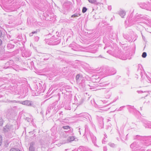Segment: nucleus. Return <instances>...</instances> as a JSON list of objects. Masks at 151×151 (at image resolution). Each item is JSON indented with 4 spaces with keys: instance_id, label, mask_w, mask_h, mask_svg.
I'll use <instances>...</instances> for the list:
<instances>
[{
    "instance_id": "nucleus-1",
    "label": "nucleus",
    "mask_w": 151,
    "mask_h": 151,
    "mask_svg": "<svg viewBox=\"0 0 151 151\" xmlns=\"http://www.w3.org/2000/svg\"><path fill=\"white\" fill-rule=\"evenodd\" d=\"M61 124L63 125L62 126V128L64 130V132H65L66 134L68 136L70 135L73 136L74 135L73 132V129L70 127L68 125H65L66 122H64L63 121L61 122Z\"/></svg>"
},
{
    "instance_id": "nucleus-2",
    "label": "nucleus",
    "mask_w": 151,
    "mask_h": 151,
    "mask_svg": "<svg viewBox=\"0 0 151 151\" xmlns=\"http://www.w3.org/2000/svg\"><path fill=\"white\" fill-rule=\"evenodd\" d=\"M58 36L55 37V36H53L50 39H45L46 43L48 45H58L60 42V40L58 39Z\"/></svg>"
},
{
    "instance_id": "nucleus-3",
    "label": "nucleus",
    "mask_w": 151,
    "mask_h": 151,
    "mask_svg": "<svg viewBox=\"0 0 151 151\" xmlns=\"http://www.w3.org/2000/svg\"><path fill=\"white\" fill-rule=\"evenodd\" d=\"M144 73L142 72V70L141 69H138V73L136 75L137 76H138L140 75L141 78L143 79L144 78L145 76H146V78L145 79V80H144L143 82L144 83H145L144 85L145 86H148V84H147V83H151V74L150 75V77L148 76L145 75L144 74Z\"/></svg>"
},
{
    "instance_id": "nucleus-4",
    "label": "nucleus",
    "mask_w": 151,
    "mask_h": 151,
    "mask_svg": "<svg viewBox=\"0 0 151 151\" xmlns=\"http://www.w3.org/2000/svg\"><path fill=\"white\" fill-rule=\"evenodd\" d=\"M146 146H143L136 142H134L130 145V147L132 151H145L144 148Z\"/></svg>"
},
{
    "instance_id": "nucleus-5",
    "label": "nucleus",
    "mask_w": 151,
    "mask_h": 151,
    "mask_svg": "<svg viewBox=\"0 0 151 151\" xmlns=\"http://www.w3.org/2000/svg\"><path fill=\"white\" fill-rule=\"evenodd\" d=\"M76 82L80 86H81L84 89L86 86L85 84V80L84 78L81 75L77 74L76 76Z\"/></svg>"
},
{
    "instance_id": "nucleus-6",
    "label": "nucleus",
    "mask_w": 151,
    "mask_h": 151,
    "mask_svg": "<svg viewBox=\"0 0 151 151\" xmlns=\"http://www.w3.org/2000/svg\"><path fill=\"white\" fill-rule=\"evenodd\" d=\"M57 104V102H55L53 103L52 104L49 106L47 108V110L46 111V114L47 115L48 113H49L51 111H53V112L55 113L57 111L56 109L55 106Z\"/></svg>"
},
{
    "instance_id": "nucleus-7",
    "label": "nucleus",
    "mask_w": 151,
    "mask_h": 151,
    "mask_svg": "<svg viewBox=\"0 0 151 151\" xmlns=\"http://www.w3.org/2000/svg\"><path fill=\"white\" fill-rule=\"evenodd\" d=\"M142 15L141 14H137L135 16V18L132 21L133 24L135 23H141L143 22L142 19H145L143 17H142Z\"/></svg>"
},
{
    "instance_id": "nucleus-8",
    "label": "nucleus",
    "mask_w": 151,
    "mask_h": 151,
    "mask_svg": "<svg viewBox=\"0 0 151 151\" xmlns=\"http://www.w3.org/2000/svg\"><path fill=\"white\" fill-rule=\"evenodd\" d=\"M150 5V3L149 2L146 3H141L139 4V6L141 8L151 11V8Z\"/></svg>"
},
{
    "instance_id": "nucleus-9",
    "label": "nucleus",
    "mask_w": 151,
    "mask_h": 151,
    "mask_svg": "<svg viewBox=\"0 0 151 151\" xmlns=\"http://www.w3.org/2000/svg\"><path fill=\"white\" fill-rule=\"evenodd\" d=\"M42 82H41V83H39L38 84H37V88L36 90V91L37 92L38 94H40L41 93H43L44 92L45 89L42 86Z\"/></svg>"
},
{
    "instance_id": "nucleus-10",
    "label": "nucleus",
    "mask_w": 151,
    "mask_h": 151,
    "mask_svg": "<svg viewBox=\"0 0 151 151\" xmlns=\"http://www.w3.org/2000/svg\"><path fill=\"white\" fill-rule=\"evenodd\" d=\"M14 128L12 125L7 124L4 127V131L5 132H11L13 130Z\"/></svg>"
},
{
    "instance_id": "nucleus-11",
    "label": "nucleus",
    "mask_w": 151,
    "mask_h": 151,
    "mask_svg": "<svg viewBox=\"0 0 151 151\" xmlns=\"http://www.w3.org/2000/svg\"><path fill=\"white\" fill-rule=\"evenodd\" d=\"M119 53L117 55V57L122 60H126L128 58L127 54H124L123 52L119 51Z\"/></svg>"
},
{
    "instance_id": "nucleus-12",
    "label": "nucleus",
    "mask_w": 151,
    "mask_h": 151,
    "mask_svg": "<svg viewBox=\"0 0 151 151\" xmlns=\"http://www.w3.org/2000/svg\"><path fill=\"white\" fill-rule=\"evenodd\" d=\"M19 103L29 106H33V103L32 101L27 100L22 101H21Z\"/></svg>"
},
{
    "instance_id": "nucleus-13",
    "label": "nucleus",
    "mask_w": 151,
    "mask_h": 151,
    "mask_svg": "<svg viewBox=\"0 0 151 151\" xmlns=\"http://www.w3.org/2000/svg\"><path fill=\"white\" fill-rule=\"evenodd\" d=\"M89 134L91 138L92 142L94 144V145L98 147L96 143V137L93 135V134L92 133L90 132L89 133Z\"/></svg>"
},
{
    "instance_id": "nucleus-14",
    "label": "nucleus",
    "mask_w": 151,
    "mask_h": 151,
    "mask_svg": "<svg viewBox=\"0 0 151 151\" xmlns=\"http://www.w3.org/2000/svg\"><path fill=\"white\" fill-rule=\"evenodd\" d=\"M31 55V53L29 50H24L22 52V55L23 57L26 58L29 57Z\"/></svg>"
},
{
    "instance_id": "nucleus-15",
    "label": "nucleus",
    "mask_w": 151,
    "mask_h": 151,
    "mask_svg": "<svg viewBox=\"0 0 151 151\" xmlns=\"http://www.w3.org/2000/svg\"><path fill=\"white\" fill-rule=\"evenodd\" d=\"M97 119L101 127H103L104 125L103 118L101 116H98Z\"/></svg>"
},
{
    "instance_id": "nucleus-16",
    "label": "nucleus",
    "mask_w": 151,
    "mask_h": 151,
    "mask_svg": "<svg viewBox=\"0 0 151 151\" xmlns=\"http://www.w3.org/2000/svg\"><path fill=\"white\" fill-rule=\"evenodd\" d=\"M35 143L32 142L30 144V146L29 147V151H35Z\"/></svg>"
},
{
    "instance_id": "nucleus-17",
    "label": "nucleus",
    "mask_w": 151,
    "mask_h": 151,
    "mask_svg": "<svg viewBox=\"0 0 151 151\" xmlns=\"http://www.w3.org/2000/svg\"><path fill=\"white\" fill-rule=\"evenodd\" d=\"M104 92L105 93L107 94L106 96V99L109 98L112 94L111 93L109 92V90L108 89H105Z\"/></svg>"
},
{
    "instance_id": "nucleus-18",
    "label": "nucleus",
    "mask_w": 151,
    "mask_h": 151,
    "mask_svg": "<svg viewBox=\"0 0 151 151\" xmlns=\"http://www.w3.org/2000/svg\"><path fill=\"white\" fill-rule=\"evenodd\" d=\"M14 112V110L12 109H8L6 112V115L7 116L10 118L11 115Z\"/></svg>"
},
{
    "instance_id": "nucleus-19",
    "label": "nucleus",
    "mask_w": 151,
    "mask_h": 151,
    "mask_svg": "<svg viewBox=\"0 0 151 151\" xmlns=\"http://www.w3.org/2000/svg\"><path fill=\"white\" fill-rule=\"evenodd\" d=\"M144 125L145 128H151V126H150V122L147 121L146 120H144L143 121Z\"/></svg>"
},
{
    "instance_id": "nucleus-20",
    "label": "nucleus",
    "mask_w": 151,
    "mask_h": 151,
    "mask_svg": "<svg viewBox=\"0 0 151 151\" xmlns=\"http://www.w3.org/2000/svg\"><path fill=\"white\" fill-rule=\"evenodd\" d=\"M85 148L83 146H80L78 149H74L73 151H87L85 150Z\"/></svg>"
},
{
    "instance_id": "nucleus-21",
    "label": "nucleus",
    "mask_w": 151,
    "mask_h": 151,
    "mask_svg": "<svg viewBox=\"0 0 151 151\" xmlns=\"http://www.w3.org/2000/svg\"><path fill=\"white\" fill-rule=\"evenodd\" d=\"M119 14L122 18H123L126 14V12L124 10H121L119 11Z\"/></svg>"
},
{
    "instance_id": "nucleus-22",
    "label": "nucleus",
    "mask_w": 151,
    "mask_h": 151,
    "mask_svg": "<svg viewBox=\"0 0 151 151\" xmlns=\"http://www.w3.org/2000/svg\"><path fill=\"white\" fill-rule=\"evenodd\" d=\"M50 55L49 54H43V60H48L50 57Z\"/></svg>"
},
{
    "instance_id": "nucleus-23",
    "label": "nucleus",
    "mask_w": 151,
    "mask_h": 151,
    "mask_svg": "<svg viewBox=\"0 0 151 151\" xmlns=\"http://www.w3.org/2000/svg\"><path fill=\"white\" fill-rule=\"evenodd\" d=\"M116 70L114 68H111L110 70V75H113L116 73Z\"/></svg>"
},
{
    "instance_id": "nucleus-24",
    "label": "nucleus",
    "mask_w": 151,
    "mask_h": 151,
    "mask_svg": "<svg viewBox=\"0 0 151 151\" xmlns=\"http://www.w3.org/2000/svg\"><path fill=\"white\" fill-rule=\"evenodd\" d=\"M110 83L108 81H106L104 82L103 83H101L100 84V86L101 87H105L106 86L108 85Z\"/></svg>"
},
{
    "instance_id": "nucleus-25",
    "label": "nucleus",
    "mask_w": 151,
    "mask_h": 151,
    "mask_svg": "<svg viewBox=\"0 0 151 151\" xmlns=\"http://www.w3.org/2000/svg\"><path fill=\"white\" fill-rule=\"evenodd\" d=\"M76 139L75 136H69L67 139V141L69 142H71L75 140Z\"/></svg>"
},
{
    "instance_id": "nucleus-26",
    "label": "nucleus",
    "mask_w": 151,
    "mask_h": 151,
    "mask_svg": "<svg viewBox=\"0 0 151 151\" xmlns=\"http://www.w3.org/2000/svg\"><path fill=\"white\" fill-rule=\"evenodd\" d=\"M89 2L92 4L98 5L99 3L97 2L96 0H88Z\"/></svg>"
},
{
    "instance_id": "nucleus-27",
    "label": "nucleus",
    "mask_w": 151,
    "mask_h": 151,
    "mask_svg": "<svg viewBox=\"0 0 151 151\" xmlns=\"http://www.w3.org/2000/svg\"><path fill=\"white\" fill-rule=\"evenodd\" d=\"M80 15V14L79 13H75V14H74L72 15L71 16V17H78Z\"/></svg>"
},
{
    "instance_id": "nucleus-28",
    "label": "nucleus",
    "mask_w": 151,
    "mask_h": 151,
    "mask_svg": "<svg viewBox=\"0 0 151 151\" xmlns=\"http://www.w3.org/2000/svg\"><path fill=\"white\" fill-rule=\"evenodd\" d=\"M8 102L9 103H19L20 102H21V101H16L15 100H13V101L9 100Z\"/></svg>"
},
{
    "instance_id": "nucleus-29",
    "label": "nucleus",
    "mask_w": 151,
    "mask_h": 151,
    "mask_svg": "<svg viewBox=\"0 0 151 151\" xmlns=\"http://www.w3.org/2000/svg\"><path fill=\"white\" fill-rule=\"evenodd\" d=\"M108 145L111 147H116V145L114 143L110 142L108 144Z\"/></svg>"
},
{
    "instance_id": "nucleus-30",
    "label": "nucleus",
    "mask_w": 151,
    "mask_h": 151,
    "mask_svg": "<svg viewBox=\"0 0 151 151\" xmlns=\"http://www.w3.org/2000/svg\"><path fill=\"white\" fill-rule=\"evenodd\" d=\"M14 47V46L10 44H9L7 45V47L9 49H10L13 48Z\"/></svg>"
},
{
    "instance_id": "nucleus-31",
    "label": "nucleus",
    "mask_w": 151,
    "mask_h": 151,
    "mask_svg": "<svg viewBox=\"0 0 151 151\" xmlns=\"http://www.w3.org/2000/svg\"><path fill=\"white\" fill-rule=\"evenodd\" d=\"M3 123V120L2 116H0V126H2Z\"/></svg>"
},
{
    "instance_id": "nucleus-32",
    "label": "nucleus",
    "mask_w": 151,
    "mask_h": 151,
    "mask_svg": "<svg viewBox=\"0 0 151 151\" xmlns=\"http://www.w3.org/2000/svg\"><path fill=\"white\" fill-rule=\"evenodd\" d=\"M65 109L66 110H70L71 107L69 105H68L67 106L66 105L65 106Z\"/></svg>"
},
{
    "instance_id": "nucleus-33",
    "label": "nucleus",
    "mask_w": 151,
    "mask_h": 151,
    "mask_svg": "<svg viewBox=\"0 0 151 151\" xmlns=\"http://www.w3.org/2000/svg\"><path fill=\"white\" fill-rule=\"evenodd\" d=\"M87 10V9L86 7H83L82 8V12L83 13H85L86 12Z\"/></svg>"
},
{
    "instance_id": "nucleus-34",
    "label": "nucleus",
    "mask_w": 151,
    "mask_h": 151,
    "mask_svg": "<svg viewBox=\"0 0 151 151\" xmlns=\"http://www.w3.org/2000/svg\"><path fill=\"white\" fill-rule=\"evenodd\" d=\"M10 151H21L19 150L17 148H13L11 149Z\"/></svg>"
},
{
    "instance_id": "nucleus-35",
    "label": "nucleus",
    "mask_w": 151,
    "mask_h": 151,
    "mask_svg": "<svg viewBox=\"0 0 151 151\" xmlns=\"http://www.w3.org/2000/svg\"><path fill=\"white\" fill-rule=\"evenodd\" d=\"M123 37L125 39L127 40L129 42L130 41V40L129 39V38L127 35H124Z\"/></svg>"
},
{
    "instance_id": "nucleus-36",
    "label": "nucleus",
    "mask_w": 151,
    "mask_h": 151,
    "mask_svg": "<svg viewBox=\"0 0 151 151\" xmlns=\"http://www.w3.org/2000/svg\"><path fill=\"white\" fill-rule=\"evenodd\" d=\"M147 55L146 52H144L142 55V56L143 58H145L146 57Z\"/></svg>"
},
{
    "instance_id": "nucleus-37",
    "label": "nucleus",
    "mask_w": 151,
    "mask_h": 151,
    "mask_svg": "<svg viewBox=\"0 0 151 151\" xmlns=\"http://www.w3.org/2000/svg\"><path fill=\"white\" fill-rule=\"evenodd\" d=\"M125 107V106H123L120 107L119 109L117 110L118 111H122L123 109Z\"/></svg>"
},
{
    "instance_id": "nucleus-38",
    "label": "nucleus",
    "mask_w": 151,
    "mask_h": 151,
    "mask_svg": "<svg viewBox=\"0 0 151 151\" xmlns=\"http://www.w3.org/2000/svg\"><path fill=\"white\" fill-rule=\"evenodd\" d=\"M73 44H70V47H71V49H72L73 50H76V49L75 48V47H73Z\"/></svg>"
},
{
    "instance_id": "nucleus-39",
    "label": "nucleus",
    "mask_w": 151,
    "mask_h": 151,
    "mask_svg": "<svg viewBox=\"0 0 151 151\" xmlns=\"http://www.w3.org/2000/svg\"><path fill=\"white\" fill-rule=\"evenodd\" d=\"M86 115H87L85 113H81L80 114V116H83L84 117V116H86Z\"/></svg>"
},
{
    "instance_id": "nucleus-40",
    "label": "nucleus",
    "mask_w": 151,
    "mask_h": 151,
    "mask_svg": "<svg viewBox=\"0 0 151 151\" xmlns=\"http://www.w3.org/2000/svg\"><path fill=\"white\" fill-rule=\"evenodd\" d=\"M2 141V138L1 135H0V146L1 145Z\"/></svg>"
},
{
    "instance_id": "nucleus-41",
    "label": "nucleus",
    "mask_w": 151,
    "mask_h": 151,
    "mask_svg": "<svg viewBox=\"0 0 151 151\" xmlns=\"http://www.w3.org/2000/svg\"><path fill=\"white\" fill-rule=\"evenodd\" d=\"M127 106L128 107V109H134V107L133 106Z\"/></svg>"
},
{
    "instance_id": "nucleus-42",
    "label": "nucleus",
    "mask_w": 151,
    "mask_h": 151,
    "mask_svg": "<svg viewBox=\"0 0 151 151\" xmlns=\"http://www.w3.org/2000/svg\"><path fill=\"white\" fill-rule=\"evenodd\" d=\"M38 32H39V29H36L35 31L32 32L33 34L37 33Z\"/></svg>"
},
{
    "instance_id": "nucleus-43",
    "label": "nucleus",
    "mask_w": 151,
    "mask_h": 151,
    "mask_svg": "<svg viewBox=\"0 0 151 151\" xmlns=\"http://www.w3.org/2000/svg\"><path fill=\"white\" fill-rule=\"evenodd\" d=\"M107 150V148L106 147H103V151H106Z\"/></svg>"
},
{
    "instance_id": "nucleus-44",
    "label": "nucleus",
    "mask_w": 151,
    "mask_h": 151,
    "mask_svg": "<svg viewBox=\"0 0 151 151\" xmlns=\"http://www.w3.org/2000/svg\"><path fill=\"white\" fill-rule=\"evenodd\" d=\"M26 120L28 122H29L31 121V119L29 118H27Z\"/></svg>"
},
{
    "instance_id": "nucleus-45",
    "label": "nucleus",
    "mask_w": 151,
    "mask_h": 151,
    "mask_svg": "<svg viewBox=\"0 0 151 151\" xmlns=\"http://www.w3.org/2000/svg\"><path fill=\"white\" fill-rule=\"evenodd\" d=\"M106 139L105 138H104L103 139L102 141V142L103 144L105 143L106 141H105Z\"/></svg>"
},
{
    "instance_id": "nucleus-46",
    "label": "nucleus",
    "mask_w": 151,
    "mask_h": 151,
    "mask_svg": "<svg viewBox=\"0 0 151 151\" xmlns=\"http://www.w3.org/2000/svg\"><path fill=\"white\" fill-rule=\"evenodd\" d=\"M39 37H38L37 36L35 38V40L36 41H38L39 40Z\"/></svg>"
},
{
    "instance_id": "nucleus-47",
    "label": "nucleus",
    "mask_w": 151,
    "mask_h": 151,
    "mask_svg": "<svg viewBox=\"0 0 151 151\" xmlns=\"http://www.w3.org/2000/svg\"><path fill=\"white\" fill-rule=\"evenodd\" d=\"M108 9L109 10H111V6H108Z\"/></svg>"
},
{
    "instance_id": "nucleus-48",
    "label": "nucleus",
    "mask_w": 151,
    "mask_h": 151,
    "mask_svg": "<svg viewBox=\"0 0 151 151\" xmlns=\"http://www.w3.org/2000/svg\"><path fill=\"white\" fill-rule=\"evenodd\" d=\"M70 6H64V7H66V8H70Z\"/></svg>"
},
{
    "instance_id": "nucleus-49",
    "label": "nucleus",
    "mask_w": 151,
    "mask_h": 151,
    "mask_svg": "<svg viewBox=\"0 0 151 151\" xmlns=\"http://www.w3.org/2000/svg\"><path fill=\"white\" fill-rule=\"evenodd\" d=\"M33 33L32 32L29 34V36H32L33 35Z\"/></svg>"
},
{
    "instance_id": "nucleus-50",
    "label": "nucleus",
    "mask_w": 151,
    "mask_h": 151,
    "mask_svg": "<svg viewBox=\"0 0 151 151\" xmlns=\"http://www.w3.org/2000/svg\"><path fill=\"white\" fill-rule=\"evenodd\" d=\"M111 50H108L107 51V52H108L109 54L111 53Z\"/></svg>"
},
{
    "instance_id": "nucleus-51",
    "label": "nucleus",
    "mask_w": 151,
    "mask_h": 151,
    "mask_svg": "<svg viewBox=\"0 0 151 151\" xmlns=\"http://www.w3.org/2000/svg\"><path fill=\"white\" fill-rule=\"evenodd\" d=\"M138 91V92L139 93H143L142 91Z\"/></svg>"
},
{
    "instance_id": "nucleus-52",
    "label": "nucleus",
    "mask_w": 151,
    "mask_h": 151,
    "mask_svg": "<svg viewBox=\"0 0 151 151\" xmlns=\"http://www.w3.org/2000/svg\"><path fill=\"white\" fill-rule=\"evenodd\" d=\"M2 43V41L1 39H0V45Z\"/></svg>"
},
{
    "instance_id": "nucleus-53",
    "label": "nucleus",
    "mask_w": 151,
    "mask_h": 151,
    "mask_svg": "<svg viewBox=\"0 0 151 151\" xmlns=\"http://www.w3.org/2000/svg\"><path fill=\"white\" fill-rule=\"evenodd\" d=\"M1 35H2V32H1V31L0 30V37H1Z\"/></svg>"
},
{
    "instance_id": "nucleus-54",
    "label": "nucleus",
    "mask_w": 151,
    "mask_h": 151,
    "mask_svg": "<svg viewBox=\"0 0 151 151\" xmlns=\"http://www.w3.org/2000/svg\"><path fill=\"white\" fill-rule=\"evenodd\" d=\"M29 133H30V134H33V131L30 132H29Z\"/></svg>"
},
{
    "instance_id": "nucleus-55",
    "label": "nucleus",
    "mask_w": 151,
    "mask_h": 151,
    "mask_svg": "<svg viewBox=\"0 0 151 151\" xmlns=\"http://www.w3.org/2000/svg\"><path fill=\"white\" fill-rule=\"evenodd\" d=\"M145 92V93H147V94H146V96H147L148 95V94L149 93H148V91H147H147Z\"/></svg>"
},
{
    "instance_id": "nucleus-56",
    "label": "nucleus",
    "mask_w": 151,
    "mask_h": 151,
    "mask_svg": "<svg viewBox=\"0 0 151 151\" xmlns=\"http://www.w3.org/2000/svg\"><path fill=\"white\" fill-rule=\"evenodd\" d=\"M150 2H149L150 3V6H151L150 7L151 8V0H150Z\"/></svg>"
},
{
    "instance_id": "nucleus-57",
    "label": "nucleus",
    "mask_w": 151,
    "mask_h": 151,
    "mask_svg": "<svg viewBox=\"0 0 151 151\" xmlns=\"http://www.w3.org/2000/svg\"><path fill=\"white\" fill-rule=\"evenodd\" d=\"M104 136L106 138H107V136L106 134H104Z\"/></svg>"
},
{
    "instance_id": "nucleus-58",
    "label": "nucleus",
    "mask_w": 151,
    "mask_h": 151,
    "mask_svg": "<svg viewBox=\"0 0 151 151\" xmlns=\"http://www.w3.org/2000/svg\"><path fill=\"white\" fill-rule=\"evenodd\" d=\"M130 20H131L130 19H128L129 22H130Z\"/></svg>"
},
{
    "instance_id": "nucleus-59",
    "label": "nucleus",
    "mask_w": 151,
    "mask_h": 151,
    "mask_svg": "<svg viewBox=\"0 0 151 151\" xmlns=\"http://www.w3.org/2000/svg\"><path fill=\"white\" fill-rule=\"evenodd\" d=\"M99 57H101V58H102V56L101 55H99Z\"/></svg>"
},
{
    "instance_id": "nucleus-60",
    "label": "nucleus",
    "mask_w": 151,
    "mask_h": 151,
    "mask_svg": "<svg viewBox=\"0 0 151 151\" xmlns=\"http://www.w3.org/2000/svg\"><path fill=\"white\" fill-rule=\"evenodd\" d=\"M88 86H89V85H87V86H86V87H88Z\"/></svg>"
},
{
    "instance_id": "nucleus-61",
    "label": "nucleus",
    "mask_w": 151,
    "mask_h": 151,
    "mask_svg": "<svg viewBox=\"0 0 151 151\" xmlns=\"http://www.w3.org/2000/svg\"><path fill=\"white\" fill-rule=\"evenodd\" d=\"M116 101V100H114L113 102H114Z\"/></svg>"
},
{
    "instance_id": "nucleus-62",
    "label": "nucleus",
    "mask_w": 151,
    "mask_h": 151,
    "mask_svg": "<svg viewBox=\"0 0 151 151\" xmlns=\"http://www.w3.org/2000/svg\"><path fill=\"white\" fill-rule=\"evenodd\" d=\"M63 113L62 111L60 112V114H61Z\"/></svg>"
},
{
    "instance_id": "nucleus-63",
    "label": "nucleus",
    "mask_w": 151,
    "mask_h": 151,
    "mask_svg": "<svg viewBox=\"0 0 151 151\" xmlns=\"http://www.w3.org/2000/svg\"><path fill=\"white\" fill-rule=\"evenodd\" d=\"M2 97V96L1 95H0V98Z\"/></svg>"
},
{
    "instance_id": "nucleus-64",
    "label": "nucleus",
    "mask_w": 151,
    "mask_h": 151,
    "mask_svg": "<svg viewBox=\"0 0 151 151\" xmlns=\"http://www.w3.org/2000/svg\"><path fill=\"white\" fill-rule=\"evenodd\" d=\"M147 151H149V150H147Z\"/></svg>"
}]
</instances>
